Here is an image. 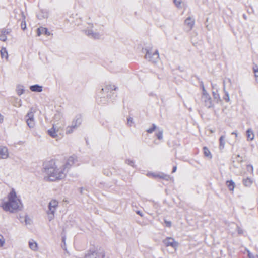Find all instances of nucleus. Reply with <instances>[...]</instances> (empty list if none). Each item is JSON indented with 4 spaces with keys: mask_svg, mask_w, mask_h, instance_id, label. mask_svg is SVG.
<instances>
[{
    "mask_svg": "<svg viewBox=\"0 0 258 258\" xmlns=\"http://www.w3.org/2000/svg\"><path fill=\"white\" fill-rule=\"evenodd\" d=\"M44 172L47 175L46 180L54 181L65 177L66 172L61 166L58 167L54 160H51L44 164Z\"/></svg>",
    "mask_w": 258,
    "mask_h": 258,
    "instance_id": "nucleus-1",
    "label": "nucleus"
},
{
    "mask_svg": "<svg viewBox=\"0 0 258 258\" xmlns=\"http://www.w3.org/2000/svg\"><path fill=\"white\" fill-rule=\"evenodd\" d=\"M8 201L3 202L1 207L3 209L10 213H15L21 210L22 204L20 199L17 197L16 192L12 189L8 196Z\"/></svg>",
    "mask_w": 258,
    "mask_h": 258,
    "instance_id": "nucleus-2",
    "label": "nucleus"
},
{
    "mask_svg": "<svg viewBox=\"0 0 258 258\" xmlns=\"http://www.w3.org/2000/svg\"><path fill=\"white\" fill-rule=\"evenodd\" d=\"M117 87L114 85L107 84L104 88H102L97 95V101L100 104H106L108 101L107 98H110V92L111 93L112 91L116 90Z\"/></svg>",
    "mask_w": 258,
    "mask_h": 258,
    "instance_id": "nucleus-3",
    "label": "nucleus"
},
{
    "mask_svg": "<svg viewBox=\"0 0 258 258\" xmlns=\"http://www.w3.org/2000/svg\"><path fill=\"white\" fill-rule=\"evenodd\" d=\"M145 58L148 61L153 63H156L159 59V54L158 50L152 52L151 50H146Z\"/></svg>",
    "mask_w": 258,
    "mask_h": 258,
    "instance_id": "nucleus-4",
    "label": "nucleus"
},
{
    "mask_svg": "<svg viewBox=\"0 0 258 258\" xmlns=\"http://www.w3.org/2000/svg\"><path fill=\"white\" fill-rule=\"evenodd\" d=\"M201 101L202 104L208 108H211L214 106L212 98L208 93L202 94Z\"/></svg>",
    "mask_w": 258,
    "mask_h": 258,
    "instance_id": "nucleus-5",
    "label": "nucleus"
},
{
    "mask_svg": "<svg viewBox=\"0 0 258 258\" xmlns=\"http://www.w3.org/2000/svg\"><path fill=\"white\" fill-rule=\"evenodd\" d=\"M77 161V160L76 156L73 155L69 157L66 163L64 164L61 165V166L64 169L66 172H67L71 167Z\"/></svg>",
    "mask_w": 258,
    "mask_h": 258,
    "instance_id": "nucleus-6",
    "label": "nucleus"
},
{
    "mask_svg": "<svg viewBox=\"0 0 258 258\" xmlns=\"http://www.w3.org/2000/svg\"><path fill=\"white\" fill-rule=\"evenodd\" d=\"M163 243L166 246H171L175 250L176 249L178 246V243L174 240L173 238L167 237L163 240Z\"/></svg>",
    "mask_w": 258,
    "mask_h": 258,
    "instance_id": "nucleus-7",
    "label": "nucleus"
},
{
    "mask_svg": "<svg viewBox=\"0 0 258 258\" xmlns=\"http://www.w3.org/2000/svg\"><path fill=\"white\" fill-rule=\"evenodd\" d=\"M25 117L26 118L27 125L30 128H33L35 125V122L34 119V112L32 111V109L28 112Z\"/></svg>",
    "mask_w": 258,
    "mask_h": 258,
    "instance_id": "nucleus-8",
    "label": "nucleus"
},
{
    "mask_svg": "<svg viewBox=\"0 0 258 258\" xmlns=\"http://www.w3.org/2000/svg\"><path fill=\"white\" fill-rule=\"evenodd\" d=\"M104 253L98 251H88L85 255L84 258H104Z\"/></svg>",
    "mask_w": 258,
    "mask_h": 258,
    "instance_id": "nucleus-9",
    "label": "nucleus"
},
{
    "mask_svg": "<svg viewBox=\"0 0 258 258\" xmlns=\"http://www.w3.org/2000/svg\"><path fill=\"white\" fill-rule=\"evenodd\" d=\"M184 24L186 27V29L187 31H190L192 29V28L195 25L194 18H193L191 17H188L185 20Z\"/></svg>",
    "mask_w": 258,
    "mask_h": 258,
    "instance_id": "nucleus-10",
    "label": "nucleus"
},
{
    "mask_svg": "<svg viewBox=\"0 0 258 258\" xmlns=\"http://www.w3.org/2000/svg\"><path fill=\"white\" fill-rule=\"evenodd\" d=\"M149 174L151 175L154 178H159L163 179H164L167 181L169 180L170 179L169 175L165 174L163 173H149Z\"/></svg>",
    "mask_w": 258,
    "mask_h": 258,
    "instance_id": "nucleus-11",
    "label": "nucleus"
},
{
    "mask_svg": "<svg viewBox=\"0 0 258 258\" xmlns=\"http://www.w3.org/2000/svg\"><path fill=\"white\" fill-rule=\"evenodd\" d=\"M58 202L55 200H51L48 204V209L52 212H55L58 207Z\"/></svg>",
    "mask_w": 258,
    "mask_h": 258,
    "instance_id": "nucleus-12",
    "label": "nucleus"
},
{
    "mask_svg": "<svg viewBox=\"0 0 258 258\" xmlns=\"http://www.w3.org/2000/svg\"><path fill=\"white\" fill-rule=\"evenodd\" d=\"M86 34L91 37L94 39H99L100 38V34L97 32H94L92 30L87 29L85 30Z\"/></svg>",
    "mask_w": 258,
    "mask_h": 258,
    "instance_id": "nucleus-13",
    "label": "nucleus"
},
{
    "mask_svg": "<svg viewBox=\"0 0 258 258\" xmlns=\"http://www.w3.org/2000/svg\"><path fill=\"white\" fill-rule=\"evenodd\" d=\"M82 116L81 114H77L75 116V118L73 119L72 123H73L75 126L79 127L82 123Z\"/></svg>",
    "mask_w": 258,
    "mask_h": 258,
    "instance_id": "nucleus-14",
    "label": "nucleus"
},
{
    "mask_svg": "<svg viewBox=\"0 0 258 258\" xmlns=\"http://www.w3.org/2000/svg\"><path fill=\"white\" fill-rule=\"evenodd\" d=\"M37 33L38 36H40L43 34L47 36H49L51 34L50 32L48 31L47 28L43 27H40L37 29Z\"/></svg>",
    "mask_w": 258,
    "mask_h": 258,
    "instance_id": "nucleus-15",
    "label": "nucleus"
},
{
    "mask_svg": "<svg viewBox=\"0 0 258 258\" xmlns=\"http://www.w3.org/2000/svg\"><path fill=\"white\" fill-rule=\"evenodd\" d=\"M58 131V130H56V128H54V126L53 125V127L51 128L47 131V133L52 138H57V137H58V135L57 134Z\"/></svg>",
    "mask_w": 258,
    "mask_h": 258,
    "instance_id": "nucleus-16",
    "label": "nucleus"
},
{
    "mask_svg": "<svg viewBox=\"0 0 258 258\" xmlns=\"http://www.w3.org/2000/svg\"><path fill=\"white\" fill-rule=\"evenodd\" d=\"M29 247L31 250L34 251H37L38 248L37 243L33 239H31L29 240Z\"/></svg>",
    "mask_w": 258,
    "mask_h": 258,
    "instance_id": "nucleus-17",
    "label": "nucleus"
},
{
    "mask_svg": "<svg viewBox=\"0 0 258 258\" xmlns=\"http://www.w3.org/2000/svg\"><path fill=\"white\" fill-rule=\"evenodd\" d=\"M0 155L3 159H6L8 157V151L7 147H0Z\"/></svg>",
    "mask_w": 258,
    "mask_h": 258,
    "instance_id": "nucleus-18",
    "label": "nucleus"
},
{
    "mask_svg": "<svg viewBox=\"0 0 258 258\" xmlns=\"http://www.w3.org/2000/svg\"><path fill=\"white\" fill-rule=\"evenodd\" d=\"M30 89L32 92H41L42 91V87L38 84H35L31 86Z\"/></svg>",
    "mask_w": 258,
    "mask_h": 258,
    "instance_id": "nucleus-19",
    "label": "nucleus"
},
{
    "mask_svg": "<svg viewBox=\"0 0 258 258\" xmlns=\"http://www.w3.org/2000/svg\"><path fill=\"white\" fill-rule=\"evenodd\" d=\"M226 184L229 190L233 191L235 188V183L233 181V180H227L226 182Z\"/></svg>",
    "mask_w": 258,
    "mask_h": 258,
    "instance_id": "nucleus-20",
    "label": "nucleus"
},
{
    "mask_svg": "<svg viewBox=\"0 0 258 258\" xmlns=\"http://www.w3.org/2000/svg\"><path fill=\"white\" fill-rule=\"evenodd\" d=\"M1 57L2 58H5L6 60H8V54L7 49L5 47H2L0 51Z\"/></svg>",
    "mask_w": 258,
    "mask_h": 258,
    "instance_id": "nucleus-21",
    "label": "nucleus"
},
{
    "mask_svg": "<svg viewBox=\"0 0 258 258\" xmlns=\"http://www.w3.org/2000/svg\"><path fill=\"white\" fill-rule=\"evenodd\" d=\"M247 138L248 140H252L254 139V135L253 131L251 129H248L246 131Z\"/></svg>",
    "mask_w": 258,
    "mask_h": 258,
    "instance_id": "nucleus-22",
    "label": "nucleus"
},
{
    "mask_svg": "<svg viewBox=\"0 0 258 258\" xmlns=\"http://www.w3.org/2000/svg\"><path fill=\"white\" fill-rule=\"evenodd\" d=\"M78 128L77 126H75L73 123L71 125L69 126L66 128V134H71L74 132V131Z\"/></svg>",
    "mask_w": 258,
    "mask_h": 258,
    "instance_id": "nucleus-23",
    "label": "nucleus"
},
{
    "mask_svg": "<svg viewBox=\"0 0 258 258\" xmlns=\"http://www.w3.org/2000/svg\"><path fill=\"white\" fill-rule=\"evenodd\" d=\"M243 183L246 187H250L252 183V180L249 178L243 179Z\"/></svg>",
    "mask_w": 258,
    "mask_h": 258,
    "instance_id": "nucleus-24",
    "label": "nucleus"
},
{
    "mask_svg": "<svg viewBox=\"0 0 258 258\" xmlns=\"http://www.w3.org/2000/svg\"><path fill=\"white\" fill-rule=\"evenodd\" d=\"M17 93L19 96L21 95L24 92V86L21 85H19L17 86Z\"/></svg>",
    "mask_w": 258,
    "mask_h": 258,
    "instance_id": "nucleus-25",
    "label": "nucleus"
},
{
    "mask_svg": "<svg viewBox=\"0 0 258 258\" xmlns=\"http://www.w3.org/2000/svg\"><path fill=\"white\" fill-rule=\"evenodd\" d=\"M13 104L14 106L17 107H21L22 106L21 100L18 98H15L14 101L13 102Z\"/></svg>",
    "mask_w": 258,
    "mask_h": 258,
    "instance_id": "nucleus-26",
    "label": "nucleus"
},
{
    "mask_svg": "<svg viewBox=\"0 0 258 258\" xmlns=\"http://www.w3.org/2000/svg\"><path fill=\"white\" fill-rule=\"evenodd\" d=\"M225 81H223V84H224V91L225 92V95L224 96H223V99L227 102H229L230 101V97H229V93L227 91H225Z\"/></svg>",
    "mask_w": 258,
    "mask_h": 258,
    "instance_id": "nucleus-27",
    "label": "nucleus"
},
{
    "mask_svg": "<svg viewBox=\"0 0 258 258\" xmlns=\"http://www.w3.org/2000/svg\"><path fill=\"white\" fill-rule=\"evenodd\" d=\"M225 137L224 135H222L219 139V142H220V149H222L224 147L225 145Z\"/></svg>",
    "mask_w": 258,
    "mask_h": 258,
    "instance_id": "nucleus-28",
    "label": "nucleus"
},
{
    "mask_svg": "<svg viewBox=\"0 0 258 258\" xmlns=\"http://www.w3.org/2000/svg\"><path fill=\"white\" fill-rule=\"evenodd\" d=\"M203 151H204V155L206 157H207L210 159H211L212 158V155L207 147H203Z\"/></svg>",
    "mask_w": 258,
    "mask_h": 258,
    "instance_id": "nucleus-29",
    "label": "nucleus"
},
{
    "mask_svg": "<svg viewBox=\"0 0 258 258\" xmlns=\"http://www.w3.org/2000/svg\"><path fill=\"white\" fill-rule=\"evenodd\" d=\"M47 213L48 214V218L50 221L54 218L55 212H52V211H50V210H48Z\"/></svg>",
    "mask_w": 258,
    "mask_h": 258,
    "instance_id": "nucleus-30",
    "label": "nucleus"
},
{
    "mask_svg": "<svg viewBox=\"0 0 258 258\" xmlns=\"http://www.w3.org/2000/svg\"><path fill=\"white\" fill-rule=\"evenodd\" d=\"M212 94H213V98L215 100H216L217 101H218V100L220 99V96H219V94L218 93L217 91H213L212 92Z\"/></svg>",
    "mask_w": 258,
    "mask_h": 258,
    "instance_id": "nucleus-31",
    "label": "nucleus"
},
{
    "mask_svg": "<svg viewBox=\"0 0 258 258\" xmlns=\"http://www.w3.org/2000/svg\"><path fill=\"white\" fill-rule=\"evenodd\" d=\"M11 32L10 29H3L1 30V33H3L5 36H7V35L9 34Z\"/></svg>",
    "mask_w": 258,
    "mask_h": 258,
    "instance_id": "nucleus-32",
    "label": "nucleus"
},
{
    "mask_svg": "<svg viewBox=\"0 0 258 258\" xmlns=\"http://www.w3.org/2000/svg\"><path fill=\"white\" fill-rule=\"evenodd\" d=\"M7 39V37L3 33H1L0 34V41H6Z\"/></svg>",
    "mask_w": 258,
    "mask_h": 258,
    "instance_id": "nucleus-33",
    "label": "nucleus"
},
{
    "mask_svg": "<svg viewBox=\"0 0 258 258\" xmlns=\"http://www.w3.org/2000/svg\"><path fill=\"white\" fill-rule=\"evenodd\" d=\"M156 128V125L155 124H153L152 127L147 130V132L148 133H152L155 130Z\"/></svg>",
    "mask_w": 258,
    "mask_h": 258,
    "instance_id": "nucleus-34",
    "label": "nucleus"
},
{
    "mask_svg": "<svg viewBox=\"0 0 258 258\" xmlns=\"http://www.w3.org/2000/svg\"><path fill=\"white\" fill-rule=\"evenodd\" d=\"M156 136L159 140L163 138V131H159L157 134Z\"/></svg>",
    "mask_w": 258,
    "mask_h": 258,
    "instance_id": "nucleus-35",
    "label": "nucleus"
},
{
    "mask_svg": "<svg viewBox=\"0 0 258 258\" xmlns=\"http://www.w3.org/2000/svg\"><path fill=\"white\" fill-rule=\"evenodd\" d=\"M125 163L132 167L134 166V162L133 160L129 159L126 160Z\"/></svg>",
    "mask_w": 258,
    "mask_h": 258,
    "instance_id": "nucleus-36",
    "label": "nucleus"
},
{
    "mask_svg": "<svg viewBox=\"0 0 258 258\" xmlns=\"http://www.w3.org/2000/svg\"><path fill=\"white\" fill-rule=\"evenodd\" d=\"M5 240L3 236L0 234V246L2 247L5 244Z\"/></svg>",
    "mask_w": 258,
    "mask_h": 258,
    "instance_id": "nucleus-37",
    "label": "nucleus"
},
{
    "mask_svg": "<svg viewBox=\"0 0 258 258\" xmlns=\"http://www.w3.org/2000/svg\"><path fill=\"white\" fill-rule=\"evenodd\" d=\"M21 26L23 30H25L26 29V24L25 20L21 22Z\"/></svg>",
    "mask_w": 258,
    "mask_h": 258,
    "instance_id": "nucleus-38",
    "label": "nucleus"
},
{
    "mask_svg": "<svg viewBox=\"0 0 258 258\" xmlns=\"http://www.w3.org/2000/svg\"><path fill=\"white\" fill-rule=\"evenodd\" d=\"M248 255L249 258H258L257 255H254L253 253L250 252L249 251H248Z\"/></svg>",
    "mask_w": 258,
    "mask_h": 258,
    "instance_id": "nucleus-39",
    "label": "nucleus"
},
{
    "mask_svg": "<svg viewBox=\"0 0 258 258\" xmlns=\"http://www.w3.org/2000/svg\"><path fill=\"white\" fill-rule=\"evenodd\" d=\"M201 86L202 90V94H206V93H207L208 92H207V91L206 90L205 88V87H204V84H203V82H201Z\"/></svg>",
    "mask_w": 258,
    "mask_h": 258,
    "instance_id": "nucleus-40",
    "label": "nucleus"
},
{
    "mask_svg": "<svg viewBox=\"0 0 258 258\" xmlns=\"http://www.w3.org/2000/svg\"><path fill=\"white\" fill-rule=\"evenodd\" d=\"M174 2L175 5L177 7H180V5H181V0H174Z\"/></svg>",
    "mask_w": 258,
    "mask_h": 258,
    "instance_id": "nucleus-41",
    "label": "nucleus"
},
{
    "mask_svg": "<svg viewBox=\"0 0 258 258\" xmlns=\"http://www.w3.org/2000/svg\"><path fill=\"white\" fill-rule=\"evenodd\" d=\"M133 123V118L132 117H128L127 118V124L128 125L131 126Z\"/></svg>",
    "mask_w": 258,
    "mask_h": 258,
    "instance_id": "nucleus-42",
    "label": "nucleus"
},
{
    "mask_svg": "<svg viewBox=\"0 0 258 258\" xmlns=\"http://www.w3.org/2000/svg\"><path fill=\"white\" fill-rule=\"evenodd\" d=\"M236 228L237 229L238 234L241 235L243 233V230L241 228H240L238 226H236Z\"/></svg>",
    "mask_w": 258,
    "mask_h": 258,
    "instance_id": "nucleus-43",
    "label": "nucleus"
},
{
    "mask_svg": "<svg viewBox=\"0 0 258 258\" xmlns=\"http://www.w3.org/2000/svg\"><path fill=\"white\" fill-rule=\"evenodd\" d=\"M25 223H26V225L30 224V219H29L28 216H26L25 217Z\"/></svg>",
    "mask_w": 258,
    "mask_h": 258,
    "instance_id": "nucleus-44",
    "label": "nucleus"
},
{
    "mask_svg": "<svg viewBox=\"0 0 258 258\" xmlns=\"http://www.w3.org/2000/svg\"><path fill=\"white\" fill-rule=\"evenodd\" d=\"M164 222L167 227H170L171 226V222L170 221H168L166 220H165Z\"/></svg>",
    "mask_w": 258,
    "mask_h": 258,
    "instance_id": "nucleus-45",
    "label": "nucleus"
},
{
    "mask_svg": "<svg viewBox=\"0 0 258 258\" xmlns=\"http://www.w3.org/2000/svg\"><path fill=\"white\" fill-rule=\"evenodd\" d=\"M237 161L238 162H240V163L243 162V160L242 159V157H241L239 155H238L237 156Z\"/></svg>",
    "mask_w": 258,
    "mask_h": 258,
    "instance_id": "nucleus-46",
    "label": "nucleus"
},
{
    "mask_svg": "<svg viewBox=\"0 0 258 258\" xmlns=\"http://www.w3.org/2000/svg\"><path fill=\"white\" fill-rule=\"evenodd\" d=\"M253 71H254V74H255V76L256 77H258V68L255 69V68H253Z\"/></svg>",
    "mask_w": 258,
    "mask_h": 258,
    "instance_id": "nucleus-47",
    "label": "nucleus"
},
{
    "mask_svg": "<svg viewBox=\"0 0 258 258\" xmlns=\"http://www.w3.org/2000/svg\"><path fill=\"white\" fill-rule=\"evenodd\" d=\"M4 120V116L0 114V123H2Z\"/></svg>",
    "mask_w": 258,
    "mask_h": 258,
    "instance_id": "nucleus-48",
    "label": "nucleus"
},
{
    "mask_svg": "<svg viewBox=\"0 0 258 258\" xmlns=\"http://www.w3.org/2000/svg\"><path fill=\"white\" fill-rule=\"evenodd\" d=\"M247 168H248V169H249H249H251V171H252V172L253 171V166H252V165H248L247 166Z\"/></svg>",
    "mask_w": 258,
    "mask_h": 258,
    "instance_id": "nucleus-49",
    "label": "nucleus"
},
{
    "mask_svg": "<svg viewBox=\"0 0 258 258\" xmlns=\"http://www.w3.org/2000/svg\"><path fill=\"white\" fill-rule=\"evenodd\" d=\"M176 170H177V167H176V166H174V167H173V169H172V173H174V172H176Z\"/></svg>",
    "mask_w": 258,
    "mask_h": 258,
    "instance_id": "nucleus-50",
    "label": "nucleus"
},
{
    "mask_svg": "<svg viewBox=\"0 0 258 258\" xmlns=\"http://www.w3.org/2000/svg\"><path fill=\"white\" fill-rule=\"evenodd\" d=\"M136 213H137V214H138V215H140V216H141V217H142V216H143V214H142V212H140V211H137L136 212Z\"/></svg>",
    "mask_w": 258,
    "mask_h": 258,
    "instance_id": "nucleus-51",
    "label": "nucleus"
},
{
    "mask_svg": "<svg viewBox=\"0 0 258 258\" xmlns=\"http://www.w3.org/2000/svg\"><path fill=\"white\" fill-rule=\"evenodd\" d=\"M232 134H234V135H235L236 137L237 136V134L236 132H232Z\"/></svg>",
    "mask_w": 258,
    "mask_h": 258,
    "instance_id": "nucleus-52",
    "label": "nucleus"
},
{
    "mask_svg": "<svg viewBox=\"0 0 258 258\" xmlns=\"http://www.w3.org/2000/svg\"><path fill=\"white\" fill-rule=\"evenodd\" d=\"M83 189V188H80V193H81V194H82V193H83V192H82Z\"/></svg>",
    "mask_w": 258,
    "mask_h": 258,
    "instance_id": "nucleus-53",
    "label": "nucleus"
},
{
    "mask_svg": "<svg viewBox=\"0 0 258 258\" xmlns=\"http://www.w3.org/2000/svg\"><path fill=\"white\" fill-rule=\"evenodd\" d=\"M228 80V82H229L230 83H231V80L230 79H227Z\"/></svg>",
    "mask_w": 258,
    "mask_h": 258,
    "instance_id": "nucleus-54",
    "label": "nucleus"
},
{
    "mask_svg": "<svg viewBox=\"0 0 258 258\" xmlns=\"http://www.w3.org/2000/svg\"><path fill=\"white\" fill-rule=\"evenodd\" d=\"M64 240H65V238H64V237H63V238H62V241H63V242H64Z\"/></svg>",
    "mask_w": 258,
    "mask_h": 258,
    "instance_id": "nucleus-55",
    "label": "nucleus"
}]
</instances>
